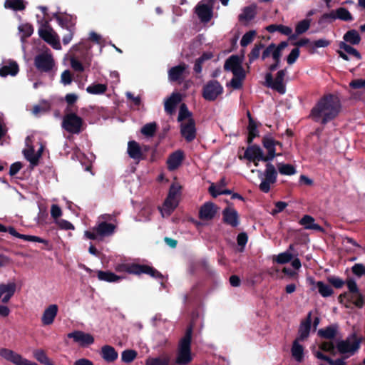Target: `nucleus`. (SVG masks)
<instances>
[{
	"label": "nucleus",
	"instance_id": "f257e3e1",
	"mask_svg": "<svg viewBox=\"0 0 365 365\" xmlns=\"http://www.w3.org/2000/svg\"><path fill=\"white\" fill-rule=\"evenodd\" d=\"M341 110V103L334 95L322 97L312 108L309 117L315 122L327 124L334 119Z\"/></svg>",
	"mask_w": 365,
	"mask_h": 365
},
{
	"label": "nucleus",
	"instance_id": "f03ea898",
	"mask_svg": "<svg viewBox=\"0 0 365 365\" xmlns=\"http://www.w3.org/2000/svg\"><path fill=\"white\" fill-rule=\"evenodd\" d=\"M192 329L189 327L178 343L175 364L177 365H187L192 360L191 352Z\"/></svg>",
	"mask_w": 365,
	"mask_h": 365
},
{
	"label": "nucleus",
	"instance_id": "7ed1b4c3",
	"mask_svg": "<svg viewBox=\"0 0 365 365\" xmlns=\"http://www.w3.org/2000/svg\"><path fill=\"white\" fill-rule=\"evenodd\" d=\"M118 272H127L133 274H147L154 278L161 279L163 275L154 268L148 265H140L135 263H120L115 266Z\"/></svg>",
	"mask_w": 365,
	"mask_h": 365
},
{
	"label": "nucleus",
	"instance_id": "20e7f679",
	"mask_svg": "<svg viewBox=\"0 0 365 365\" xmlns=\"http://www.w3.org/2000/svg\"><path fill=\"white\" fill-rule=\"evenodd\" d=\"M115 230V226L106 222H98L90 230L84 232V237L87 239L102 241L105 237L111 236Z\"/></svg>",
	"mask_w": 365,
	"mask_h": 365
},
{
	"label": "nucleus",
	"instance_id": "39448f33",
	"mask_svg": "<svg viewBox=\"0 0 365 365\" xmlns=\"http://www.w3.org/2000/svg\"><path fill=\"white\" fill-rule=\"evenodd\" d=\"M181 194V186L178 182L171 185L168 195L165 199L163 207L160 209L162 216H169L177 207Z\"/></svg>",
	"mask_w": 365,
	"mask_h": 365
},
{
	"label": "nucleus",
	"instance_id": "423d86ee",
	"mask_svg": "<svg viewBox=\"0 0 365 365\" xmlns=\"http://www.w3.org/2000/svg\"><path fill=\"white\" fill-rule=\"evenodd\" d=\"M252 172H256L257 173L259 178L261 180L259 186V189L265 193H267L270 190L271 185L274 184L277 181V172L274 166L271 163L266 165L264 171L252 170Z\"/></svg>",
	"mask_w": 365,
	"mask_h": 365
},
{
	"label": "nucleus",
	"instance_id": "0eeeda50",
	"mask_svg": "<svg viewBox=\"0 0 365 365\" xmlns=\"http://www.w3.org/2000/svg\"><path fill=\"white\" fill-rule=\"evenodd\" d=\"M361 341V337L353 333L346 339L338 341L336 348L341 354L351 356L359 349Z\"/></svg>",
	"mask_w": 365,
	"mask_h": 365
},
{
	"label": "nucleus",
	"instance_id": "6e6552de",
	"mask_svg": "<svg viewBox=\"0 0 365 365\" xmlns=\"http://www.w3.org/2000/svg\"><path fill=\"white\" fill-rule=\"evenodd\" d=\"M32 138L33 136H28L26 138V148L24 149L23 153L25 158L31 163V166L34 167L38 163V160L41 157L43 150V146L42 144H40L37 151H35Z\"/></svg>",
	"mask_w": 365,
	"mask_h": 365
},
{
	"label": "nucleus",
	"instance_id": "1a4fd4ad",
	"mask_svg": "<svg viewBox=\"0 0 365 365\" xmlns=\"http://www.w3.org/2000/svg\"><path fill=\"white\" fill-rule=\"evenodd\" d=\"M0 356L14 365H38L35 361L29 360L21 354L6 348L0 349Z\"/></svg>",
	"mask_w": 365,
	"mask_h": 365
},
{
	"label": "nucleus",
	"instance_id": "9d476101",
	"mask_svg": "<svg viewBox=\"0 0 365 365\" xmlns=\"http://www.w3.org/2000/svg\"><path fill=\"white\" fill-rule=\"evenodd\" d=\"M83 120L73 113L64 115L62 121V128L67 132L78 134L81 131Z\"/></svg>",
	"mask_w": 365,
	"mask_h": 365
},
{
	"label": "nucleus",
	"instance_id": "9b49d317",
	"mask_svg": "<svg viewBox=\"0 0 365 365\" xmlns=\"http://www.w3.org/2000/svg\"><path fill=\"white\" fill-rule=\"evenodd\" d=\"M285 75L286 71L284 70H280L277 72L275 78L273 79L272 75L270 73H267L265 76L266 85L276 90L279 93L284 94L286 91L284 83Z\"/></svg>",
	"mask_w": 365,
	"mask_h": 365
},
{
	"label": "nucleus",
	"instance_id": "f8f14e48",
	"mask_svg": "<svg viewBox=\"0 0 365 365\" xmlns=\"http://www.w3.org/2000/svg\"><path fill=\"white\" fill-rule=\"evenodd\" d=\"M223 93V87L216 80H212L205 84L202 89L203 98L209 101H213Z\"/></svg>",
	"mask_w": 365,
	"mask_h": 365
},
{
	"label": "nucleus",
	"instance_id": "ddd939ff",
	"mask_svg": "<svg viewBox=\"0 0 365 365\" xmlns=\"http://www.w3.org/2000/svg\"><path fill=\"white\" fill-rule=\"evenodd\" d=\"M34 64L38 70L46 73L52 71L55 66L51 53L47 51L37 55L34 59Z\"/></svg>",
	"mask_w": 365,
	"mask_h": 365
},
{
	"label": "nucleus",
	"instance_id": "4468645a",
	"mask_svg": "<svg viewBox=\"0 0 365 365\" xmlns=\"http://www.w3.org/2000/svg\"><path fill=\"white\" fill-rule=\"evenodd\" d=\"M38 34L41 38L50 44L54 49L60 50L61 48L58 35L49 26H41L38 29Z\"/></svg>",
	"mask_w": 365,
	"mask_h": 365
},
{
	"label": "nucleus",
	"instance_id": "2eb2a0df",
	"mask_svg": "<svg viewBox=\"0 0 365 365\" xmlns=\"http://www.w3.org/2000/svg\"><path fill=\"white\" fill-rule=\"evenodd\" d=\"M346 284L349 289V292L341 294V297L348 296L353 304H354L358 307H361L363 305V298L359 292L356 282L353 279H349L346 282Z\"/></svg>",
	"mask_w": 365,
	"mask_h": 365
},
{
	"label": "nucleus",
	"instance_id": "dca6fc26",
	"mask_svg": "<svg viewBox=\"0 0 365 365\" xmlns=\"http://www.w3.org/2000/svg\"><path fill=\"white\" fill-rule=\"evenodd\" d=\"M215 0H203L198 4L195 12L202 22H208L212 16V6Z\"/></svg>",
	"mask_w": 365,
	"mask_h": 365
},
{
	"label": "nucleus",
	"instance_id": "f3484780",
	"mask_svg": "<svg viewBox=\"0 0 365 365\" xmlns=\"http://www.w3.org/2000/svg\"><path fill=\"white\" fill-rule=\"evenodd\" d=\"M19 68L18 63L11 59H4L0 64V76L6 77L8 76H15L18 74Z\"/></svg>",
	"mask_w": 365,
	"mask_h": 365
},
{
	"label": "nucleus",
	"instance_id": "a211bd4d",
	"mask_svg": "<svg viewBox=\"0 0 365 365\" xmlns=\"http://www.w3.org/2000/svg\"><path fill=\"white\" fill-rule=\"evenodd\" d=\"M242 59L239 56L232 55L228 58L224 65V68L226 71H231L234 74H242L245 73L242 66Z\"/></svg>",
	"mask_w": 365,
	"mask_h": 365
},
{
	"label": "nucleus",
	"instance_id": "6ab92c4d",
	"mask_svg": "<svg viewBox=\"0 0 365 365\" xmlns=\"http://www.w3.org/2000/svg\"><path fill=\"white\" fill-rule=\"evenodd\" d=\"M180 133L188 142L192 141L196 136L195 123L193 119L180 123Z\"/></svg>",
	"mask_w": 365,
	"mask_h": 365
},
{
	"label": "nucleus",
	"instance_id": "aec40b11",
	"mask_svg": "<svg viewBox=\"0 0 365 365\" xmlns=\"http://www.w3.org/2000/svg\"><path fill=\"white\" fill-rule=\"evenodd\" d=\"M68 337L73 339L81 346H86L94 342V338L88 333L81 331H75L68 334Z\"/></svg>",
	"mask_w": 365,
	"mask_h": 365
},
{
	"label": "nucleus",
	"instance_id": "412c9836",
	"mask_svg": "<svg viewBox=\"0 0 365 365\" xmlns=\"http://www.w3.org/2000/svg\"><path fill=\"white\" fill-rule=\"evenodd\" d=\"M244 158L250 162H265V156L264 155L263 150L257 145H251L247 147L245 151Z\"/></svg>",
	"mask_w": 365,
	"mask_h": 365
},
{
	"label": "nucleus",
	"instance_id": "4be33fe9",
	"mask_svg": "<svg viewBox=\"0 0 365 365\" xmlns=\"http://www.w3.org/2000/svg\"><path fill=\"white\" fill-rule=\"evenodd\" d=\"M263 145L267 150V155L265 156V162L271 161L274 159L276 155V146L282 147V144L275 141L272 137L267 136L263 139Z\"/></svg>",
	"mask_w": 365,
	"mask_h": 365
},
{
	"label": "nucleus",
	"instance_id": "5701e85b",
	"mask_svg": "<svg viewBox=\"0 0 365 365\" xmlns=\"http://www.w3.org/2000/svg\"><path fill=\"white\" fill-rule=\"evenodd\" d=\"M58 307L53 304L48 306L43 311L41 317V322L44 326H48L53 323L57 316Z\"/></svg>",
	"mask_w": 365,
	"mask_h": 365
},
{
	"label": "nucleus",
	"instance_id": "b1692460",
	"mask_svg": "<svg viewBox=\"0 0 365 365\" xmlns=\"http://www.w3.org/2000/svg\"><path fill=\"white\" fill-rule=\"evenodd\" d=\"M16 285L14 282L0 284V301L7 303L16 292Z\"/></svg>",
	"mask_w": 365,
	"mask_h": 365
},
{
	"label": "nucleus",
	"instance_id": "393cba45",
	"mask_svg": "<svg viewBox=\"0 0 365 365\" xmlns=\"http://www.w3.org/2000/svg\"><path fill=\"white\" fill-rule=\"evenodd\" d=\"M127 153L129 157L137 163L143 159L142 148L139 143L135 140H130L128 143Z\"/></svg>",
	"mask_w": 365,
	"mask_h": 365
},
{
	"label": "nucleus",
	"instance_id": "a878e982",
	"mask_svg": "<svg viewBox=\"0 0 365 365\" xmlns=\"http://www.w3.org/2000/svg\"><path fill=\"white\" fill-rule=\"evenodd\" d=\"M217 212V206L211 202H205L200 210V217L203 220H212Z\"/></svg>",
	"mask_w": 365,
	"mask_h": 365
},
{
	"label": "nucleus",
	"instance_id": "bb28decb",
	"mask_svg": "<svg viewBox=\"0 0 365 365\" xmlns=\"http://www.w3.org/2000/svg\"><path fill=\"white\" fill-rule=\"evenodd\" d=\"M222 215L225 223L234 227L239 225V215L234 208L230 207L225 208L222 212Z\"/></svg>",
	"mask_w": 365,
	"mask_h": 365
},
{
	"label": "nucleus",
	"instance_id": "cd10ccee",
	"mask_svg": "<svg viewBox=\"0 0 365 365\" xmlns=\"http://www.w3.org/2000/svg\"><path fill=\"white\" fill-rule=\"evenodd\" d=\"M188 66L185 63L171 68L168 71V78L170 81H177L183 77L184 74L187 73Z\"/></svg>",
	"mask_w": 365,
	"mask_h": 365
},
{
	"label": "nucleus",
	"instance_id": "c85d7f7f",
	"mask_svg": "<svg viewBox=\"0 0 365 365\" xmlns=\"http://www.w3.org/2000/svg\"><path fill=\"white\" fill-rule=\"evenodd\" d=\"M257 14V6L255 4L245 7L239 15V21L242 23H248L252 20Z\"/></svg>",
	"mask_w": 365,
	"mask_h": 365
},
{
	"label": "nucleus",
	"instance_id": "c756f323",
	"mask_svg": "<svg viewBox=\"0 0 365 365\" xmlns=\"http://www.w3.org/2000/svg\"><path fill=\"white\" fill-rule=\"evenodd\" d=\"M312 313L309 312L307 315V318L305 321L302 322L300 324L299 329V336L296 340L298 341H304L306 339L309 334L311 329V324H312V318H311Z\"/></svg>",
	"mask_w": 365,
	"mask_h": 365
},
{
	"label": "nucleus",
	"instance_id": "7c9ffc66",
	"mask_svg": "<svg viewBox=\"0 0 365 365\" xmlns=\"http://www.w3.org/2000/svg\"><path fill=\"white\" fill-rule=\"evenodd\" d=\"M181 101V96L178 93H173L172 95L165 100V110L169 113L172 114L177 106V105Z\"/></svg>",
	"mask_w": 365,
	"mask_h": 365
},
{
	"label": "nucleus",
	"instance_id": "2f4dec72",
	"mask_svg": "<svg viewBox=\"0 0 365 365\" xmlns=\"http://www.w3.org/2000/svg\"><path fill=\"white\" fill-rule=\"evenodd\" d=\"M182 158L183 154L180 150L172 153L167 160L169 170H173L176 169L181 164Z\"/></svg>",
	"mask_w": 365,
	"mask_h": 365
},
{
	"label": "nucleus",
	"instance_id": "473e14b6",
	"mask_svg": "<svg viewBox=\"0 0 365 365\" xmlns=\"http://www.w3.org/2000/svg\"><path fill=\"white\" fill-rule=\"evenodd\" d=\"M299 341L295 340L293 342L291 352L292 357L297 361L302 362L304 359V347L299 343Z\"/></svg>",
	"mask_w": 365,
	"mask_h": 365
},
{
	"label": "nucleus",
	"instance_id": "72a5a7b5",
	"mask_svg": "<svg viewBox=\"0 0 365 365\" xmlns=\"http://www.w3.org/2000/svg\"><path fill=\"white\" fill-rule=\"evenodd\" d=\"M97 277L99 280L107 282H117L123 279V277L114 274L113 272L108 271H98Z\"/></svg>",
	"mask_w": 365,
	"mask_h": 365
},
{
	"label": "nucleus",
	"instance_id": "f704fd0d",
	"mask_svg": "<svg viewBox=\"0 0 365 365\" xmlns=\"http://www.w3.org/2000/svg\"><path fill=\"white\" fill-rule=\"evenodd\" d=\"M101 355L103 359L108 362L113 361L118 358V353L115 349L108 345L102 347Z\"/></svg>",
	"mask_w": 365,
	"mask_h": 365
},
{
	"label": "nucleus",
	"instance_id": "c9c22d12",
	"mask_svg": "<svg viewBox=\"0 0 365 365\" xmlns=\"http://www.w3.org/2000/svg\"><path fill=\"white\" fill-rule=\"evenodd\" d=\"M338 327L336 325H331L324 329H321L318 330V334L319 336L327 339H334L337 334Z\"/></svg>",
	"mask_w": 365,
	"mask_h": 365
},
{
	"label": "nucleus",
	"instance_id": "e433bc0d",
	"mask_svg": "<svg viewBox=\"0 0 365 365\" xmlns=\"http://www.w3.org/2000/svg\"><path fill=\"white\" fill-rule=\"evenodd\" d=\"M300 224L304 226L305 229L322 230V227L314 222V219L310 215H304L300 220Z\"/></svg>",
	"mask_w": 365,
	"mask_h": 365
},
{
	"label": "nucleus",
	"instance_id": "4c0bfd02",
	"mask_svg": "<svg viewBox=\"0 0 365 365\" xmlns=\"http://www.w3.org/2000/svg\"><path fill=\"white\" fill-rule=\"evenodd\" d=\"M33 356L38 362H40L42 364L55 365L51 362V359L48 357L46 352L41 349L34 350Z\"/></svg>",
	"mask_w": 365,
	"mask_h": 365
},
{
	"label": "nucleus",
	"instance_id": "58836bf2",
	"mask_svg": "<svg viewBox=\"0 0 365 365\" xmlns=\"http://www.w3.org/2000/svg\"><path fill=\"white\" fill-rule=\"evenodd\" d=\"M9 234L14 237L24 240L26 241L36 242H40V243L46 242V241L44 240H43L42 238H40L37 236L19 234V232H17L16 231L15 229H10Z\"/></svg>",
	"mask_w": 365,
	"mask_h": 365
},
{
	"label": "nucleus",
	"instance_id": "ea45409f",
	"mask_svg": "<svg viewBox=\"0 0 365 365\" xmlns=\"http://www.w3.org/2000/svg\"><path fill=\"white\" fill-rule=\"evenodd\" d=\"M312 19H305L299 21L295 26V36L305 33L310 27Z\"/></svg>",
	"mask_w": 365,
	"mask_h": 365
},
{
	"label": "nucleus",
	"instance_id": "a19ab883",
	"mask_svg": "<svg viewBox=\"0 0 365 365\" xmlns=\"http://www.w3.org/2000/svg\"><path fill=\"white\" fill-rule=\"evenodd\" d=\"M316 288L318 289L319 293L323 297H330L333 294V289L331 286L324 283L322 281H319L316 283Z\"/></svg>",
	"mask_w": 365,
	"mask_h": 365
},
{
	"label": "nucleus",
	"instance_id": "79ce46f5",
	"mask_svg": "<svg viewBox=\"0 0 365 365\" xmlns=\"http://www.w3.org/2000/svg\"><path fill=\"white\" fill-rule=\"evenodd\" d=\"M344 40L346 42L356 45L359 43L361 37L356 30H350L344 34Z\"/></svg>",
	"mask_w": 365,
	"mask_h": 365
},
{
	"label": "nucleus",
	"instance_id": "37998d69",
	"mask_svg": "<svg viewBox=\"0 0 365 365\" xmlns=\"http://www.w3.org/2000/svg\"><path fill=\"white\" fill-rule=\"evenodd\" d=\"M249 116V125H248V142L251 143L253 139L258 135V130L257 124L254 120L251 118L250 114L248 113Z\"/></svg>",
	"mask_w": 365,
	"mask_h": 365
},
{
	"label": "nucleus",
	"instance_id": "c03bdc74",
	"mask_svg": "<svg viewBox=\"0 0 365 365\" xmlns=\"http://www.w3.org/2000/svg\"><path fill=\"white\" fill-rule=\"evenodd\" d=\"M4 6L14 11H21L25 8L23 0H6Z\"/></svg>",
	"mask_w": 365,
	"mask_h": 365
},
{
	"label": "nucleus",
	"instance_id": "a18cd8bd",
	"mask_svg": "<svg viewBox=\"0 0 365 365\" xmlns=\"http://www.w3.org/2000/svg\"><path fill=\"white\" fill-rule=\"evenodd\" d=\"M277 168L281 175H292L296 173L295 168L290 164L279 163Z\"/></svg>",
	"mask_w": 365,
	"mask_h": 365
},
{
	"label": "nucleus",
	"instance_id": "49530a36",
	"mask_svg": "<svg viewBox=\"0 0 365 365\" xmlns=\"http://www.w3.org/2000/svg\"><path fill=\"white\" fill-rule=\"evenodd\" d=\"M293 258L294 255L292 252L285 251L275 256L274 260L279 264H285L290 262Z\"/></svg>",
	"mask_w": 365,
	"mask_h": 365
},
{
	"label": "nucleus",
	"instance_id": "de8ad7c7",
	"mask_svg": "<svg viewBox=\"0 0 365 365\" xmlns=\"http://www.w3.org/2000/svg\"><path fill=\"white\" fill-rule=\"evenodd\" d=\"M19 31L21 34V41H24V38L31 36L34 29L29 24H22L19 26Z\"/></svg>",
	"mask_w": 365,
	"mask_h": 365
},
{
	"label": "nucleus",
	"instance_id": "09e8293b",
	"mask_svg": "<svg viewBox=\"0 0 365 365\" xmlns=\"http://www.w3.org/2000/svg\"><path fill=\"white\" fill-rule=\"evenodd\" d=\"M107 86L105 84H92L87 87L86 91L91 94H102L106 92Z\"/></svg>",
	"mask_w": 365,
	"mask_h": 365
},
{
	"label": "nucleus",
	"instance_id": "8fccbe9b",
	"mask_svg": "<svg viewBox=\"0 0 365 365\" xmlns=\"http://www.w3.org/2000/svg\"><path fill=\"white\" fill-rule=\"evenodd\" d=\"M188 119H193L192 118V113L188 110L187 106L185 104H182L180 108L178 120L179 122L187 121Z\"/></svg>",
	"mask_w": 365,
	"mask_h": 365
},
{
	"label": "nucleus",
	"instance_id": "3c124183",
	"mask_svg": "<svg viewBox=\"0 0 365 365\" xmlns=\"http://www.w3.org/2000/svg\"><path fill=\"white\" fill-rule=\"evenodd\" d=\"M156 128L157 125L155 123H147L141 128V133L147 137H152L155 134Z\"/></svg>",
	"mask_w": 365,
	"mask_h": 365
},
{
	"label": "nucleus",
	"instance_id": "603ef678",
	"mask_svg": "<svg viewBox=\"0 0 365 365\" xmlns=\"http://www.w3.org/2000/svg\"><path fill=\"white\" fill-rule=\"evenodd\" d=\"M233 76L234 77L231 80L230 84L233 88L239 89L241 88L242 81L245 78V73L242 74H234Z\"/></svg>",
	"mask_w": 365,
	"mask_h": 365
},
{
	"label": "nucleus",
	"instance_id": "864d4df0",
	"mask_svg": "<svg viewBox=\"0 0 365 365\" xmlns=\"http://www.w3.org/2000/svg\"><path fill=\"white\" fill-rule=\"evenodd\" d=\"M339 48L343 49L346 53L354 56L357 59H361V54L357 51L356 49L346 44L345 42H341L339 44Z\"/></svg>",
	"mask_w": 365,
	"mask_h": 365
},
{
	"label": "nucleus",
	"instance_id": "5fc2aeb1",
	"mask_svg": "<svg viewBox=\"0 0 365 365\" xmlns=\"http://www.w3.org/2000/svg\"><path fill=\"white\" fill-rule=\"evenodd\" d=\"M336 11L337 19L346 21L352 20V16L346 9L341 7L337 9Z\"/></svg>",
	"mask_w": 365,
	"mask_h": 365
},
{
	"label": "nucleus",
	"instance_id": "6e6d98bb",
	"mask_svg": "<svg viewBox=\"0 0 365 365\" xmlns=\"http://www.w3.org/2000/svg\"><path fill=\"white\" fill-rule=\"evenodd\" d=\"M256 36V31L252 30L245 33L240 41V45L242 47H245L249 45L254 40Z\"/></svg>",
	"mask_w": 365,
	"mask_h": 365
},
{
	"label": "nucleus",
	"instance_id": "4d7b16f0",
	"mask_svg": "<svg viewBox=\"0 0 365 365\" xmlns=\"http://www.w3.org/2000/svg\"><path fill=\"white\" fill-rule=\"evenodd\" d=\"M50 109V104L46 101H43L39 105H36L33 108V114L37 115L41 112H46Z\"/></svg>",
	"mask_w": 365,
	"mask_h": 365
},
{
	"label": "nucleus",
	"instance_id": "13d9d810",
	"mask_svg": "<svg viewBox=\"0 0 365 365\" xmlns=\"http://www.w3.org/2000/svg\"><path fill=\"white\" fill-rule=\"evenodd\" d=\"M264 48V45L262 43L256 44L249 54L250 63L253 62L255 60L259 58L261 49Z\"/></svg>",
	"mask_w": 365,
	"mask_h": 365
},
{
	"label": "nucleus",
	"instance_id": "bf43d9fd",
	"mask_svg": "<svg viewBox=\"0 0 365 365\" xmlns=\"http://www.w3.org/2000/svg\"><path fill=\"white\" fill-rule=\"evenodd\" d=\"M136 356L135 351L128 349L122 352L121 359L125 363H130L135 359Z\"/></svg>",
	"mask_w": 365,
	"mask_h": 365
},
{
	"label": "nucleus",
	"instance_id": "052dcab7",
	"mask_svg": "<svg viewBox=\"0 0 365 365\" xmlns=\"http://www.w3.org/2000/svg\"><path fill=\"white\" fill-rule=\"evenodd\" d=\"M300 53V51L298 48H293L289 56H287V63L289 65L295 63Z\"/></svg>",
	"mask_w": 365,
	"mask_h": 365
},
{
	"label": "nucleus",
	"instance_id": "680f3d73",
	"mask_svg": "<svg viewBox=\"0 0 365 365\" xmlns=\"http://www.w3.org/2000/svg\"><path fill=\"white\" fill-rule=\"evenodd\" d=\"M215 189H216V187L213 184L209 188V191H210V194L215 197H216L217 196H218L220 195H230L231 193V191L230 190L223 189V190H219L215 192Z\"/></svg>",
	"mask_w": 365,
	"mask_h": 365
},
{
	"label": "nucleus",
	"instance_id": "e2e57ef3",
	"mask_svg": "<svg viewBox=\"0 0 365 365\" xmlns=\"http://www.w3.org/2000/svg\"><path fill=\"white\" fill-rule=\"evenodd\" d=\"M337 19L336 17V11H331L329 13H327L323 14L322 16L319 23L325 22V21H333L334 20Z\"/></svg>",
	"mask_w": 365,
	"mask_h": 365
},
{
	"label": "nucleus",
	"instance_id": "0e129e2a",
	"mask_svg": "<svg viewBox=\"0 0 365 365\" xmlns=\"http://www.w3.org/2000/svg\"><path fill=\"white\" fill-rule=\"evenodd\" d=\"M56 224L58 225V227L61 229L66 230H74V226L68 221L60 219L56 220Z\"/></svg>",
	"mask_w": 365,
	"mask_h": 365
},
{
	"label": "nucleus",
	"instance_id": "69168bd1",
	"mask_svg": "<svg viewBox=\"0 0 365 365\" xmlns=\"http://www.w3.org/2000/svg\"><path fill=\"white\" fill-rule=\"evenodd\" d=\"M349 86L354 89L363 88L365 90V79H355L350 82Z\"/></svg>",
	"mask_w": 365,
	"mask_h": 365
},
{
	"label": "nucleus",
	"instance_id": "338daca9",
	"mask_svg": "<svg viewBox=\"0 0 365 365\" xmlns=\"http://www.w3.org/2000/svg\"><path fill=\"white\" fill-rule=\"evenodd\" d=\"M70 61L72 68L76 71L83 72L84 71L82 63L75 58H71Z\"/></svg>",
	"mask_w": 365,
	"mask_h": 365
},
{
	"label": "nucleus",
	"instance_id": "774afa93",
	"mask_svg": "<svg viewBox=\"0 0 365 365\" xmlns=\"http://www.w3.org/2000/svg\"><path fill=\"white\" fill-rule=\"evenodd\" d=\"M61 81L63 85H68L72 81L71 75L69 71H64L61 76Z\"/></svg>",
	"mask_w": 365,
	"mask_h": 365
}]
</instances>
